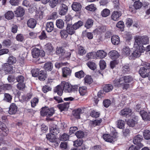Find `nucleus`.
<instances>
[{
    "label": "nucleus",
    "mask_w": 150,
    "mask_h": 150,
    "mask_svg": "<svg viewBox=\"0 0 150 150\" xmlns=\"http://www.w3.org/2000/svg\"><path fill=\"white\" fill-rule=\"evenodd\" d=\"M142 66L140 67L139 73L140 75L143 78H145L148 76V71L150 69V64L144 62H142Z\"/></svg>",
    "instance_id": "f257e3e1"
},
{
    "label": "nucleus",
    "mask_w": 150,
    "mask_h": 150,
    "mask_svg": "<svg viewBox=\"0 0 150 150\" xmlns=\"http://www.w3.org/2000/svg\"><path fill=\"white\" fill-rule=\"evenodd\" d=\"M135 45L136 44L139 46H143V45L149 44V38L146 36H136L134 38Z\"/></svg>",
    "instance_id": "f03ea898"
},
{
    "label": "nucleus",
    "mask_w": 150,
    "mask_h": 150,
    "mask_svg": "<svg viewBox=\"0 0 150 150\" xmlns=\"http://www.w3.org/2000/svg\"><path fill=\"white\" fill-rule=\"evenodd\" d=\"M54 113V110L53 108H49L46 107L42 108L40 111L41 115L42 116H46L47 117L52 116Z\"/></svg>",
    "instance_id": "7ed1b4c3"
},
{
    "label": "nucleus",
    "mask_w": 150,
    "mask_h": 150,
    "mask_svg": "<svg viewBox=\"0 0 150 150\" xmlns=\"http://www.w3.org/2000/svg\"><path fill=\"white\" fill-rule=\"evenodd\" d=\"M145 50V49L143 46L137 45L134 47V50L132 55L134 57H139L141 55V53L143 52Z\"/></svg>",
    "instance_id": "20e7f679"
},
{
    "label": "nucleus",
    "mask_w": 150,
    "mask_h": 150,
    "mask_svg": "<svg viewBox=\"0 0 150 150\" xmlns=\"http://www.w3.org/2000/svg\"><path fill=\"white\" fill-rule=\"evenodd\" d=\"M33 57L34 58H37L39 56L43 57L45 55L44 51L42 50H40L39 49L34 48L32 51Z\"/></svg>",
    "instance_id": "39448f33"
},
{
    "label": "nucleus",
    "mask_w": 150,
    "mask_h": 150,
    "mask_svg": "<svg viewBox=\"0 0 150 150\" xmlns=\"http://www.w3.org/2000/svg\"><path fill=\"white\" fill-rule=\"evenodd\" d=\"M60 6L58 10V13L61 16H64L66 14L68 10V7L65 4L62 2L60 3Z\"/></svg>",
    "instance_id": "423d86ee"
},
{
    "label": "nucleus",
    "mask_w": 150,
    "mask_h": 150,
    "mask_svg": "<svg viewBox=\"0 0 150 150\" xmlns=\"http://www.w3.org/2000/svg\"><path fill=\"white\" fill-rule=\"evenodd\" d=\"M142 139V136L138 134L134 137L133 142L134 144L137 145V146L142 148L144 146L143 144L141 143Z\"/></svg>",
    "instance_id": "0eeeda50"
},
{
    "label": "nucleus",
    "mask_w": 150,
    "mask_h": 150,
    "mask_svg": "<svg viewBox=\"0 0 150 150\" xmlns=\"http://www.w3.org/2000/svg\"><path fill=\"white\" fill-rule=\"evenodd\" d=\"M132 110L129 108H126L121 110L120 112V114L123 117H128L132 115Z\"/></svg>",
    "instance_id": "6e6552de"
},
{
    "label": "nucleus",
    "mask_w": 150,
    "mask_h": 150,
    "mask_svg": "<svg viewBox=\"0 0 150 150\" xmlns=\"http://www.w3.org/2000/svg\"><path fill=\"white\" fill-rule=\"evenodd\" d=\"M0 132L4 136L6 135L8 132V129L6 125L0 122Z\"/></svg>",
    "instance_id": "1a4fd4ad"
},
{
    "label": "nucleus",
    "mask_w": 150,
    "mask_h": 150,
    "mask_svg": "<svg viewBox=\"0 0 150 150\" xmlns=\"http://www.w3.org/2000/svg\"><path fill=\"white\" fill-rule=\"evenodd\" d=\"M13 66L8 63H5L2 65V69L6 71V73H11L13 69Z\"/></svg>",
    "instance_id": "9d476101"
},
{
    "label": "nucleus",
    "mask_w": 150,
    "mask_h": 150,
    "mask_svg": "<svg viewBox=\"0 0 150 150\" xmlns=\"http://www.w3.org/2000/svg\"><path fill=\"white\" fill-rule=\"evenodd\" d=\"M69 102L64 103H63L58 105L57 107L61 111H66L68 110L69 107Z\"/></svg>",
    "instance_id": "9b49d317"
},
{
    "label": "nucleus",
    "mask_w": 150,
    "mask_h": 150,
    "mask_svg": "<svg viewBox=\"0 0 150 150\" xmlns=\"http://www.w3.org/2000/svg\"><path fill=\"white\" fill-rule=\"evenodd\" d=\"M17 107L15 103H12L9 108L8 111L9 114L11 115L15 114L17 111Z\"/></svg>",
    "instance_id": "f8f14e48"
},
{
    "label": "nucleus",
    "mask_w": 150,
    "mask_h": 150,
    "mask_svg": "<svg viewBox=\"0 0 150 150\" xmlns=\"http://www.w3.org/2000/svg\"><path fill=\"white\" fill-rule=\"evenodd\" d=\"M139 114L144 120H150V113H148L144 110H142L140 111Z\"/></svg>",
    "instance_id": "ddd939ff"
},
{
    "label": "nucleus",
    "mask_w": 150,
    "mask_h": 150,
    "mask_svg": "<svg viewBox=\"0 0 150 150\" xmlns=\"http://www.w3.org/2000/svg\"><path fill=\"white\" fill-rule=\"evenodd\" d=\"M37 24V22L36 20L33 18H30L29 19L27 22V25L28 26L31 28H34Z\"/></svg>",
    "instance_id": "4468645a"
},
{
    "label": "nucleus",
    "mask_w": 150,
    "mask_h": 150,
    "mask_svg": "<svg viewBox=\"0 0 150 150\" xmlns=\"http://www.w3.org/2000/svg\"><path fill=\"white\" fill-rule=\"evenodd\" d=\"M55 136L52 134H48L46 135V138L50 142L56 143L55 146H58V143L56 142L57 139Z\"/></svg>",
    "instance_id": "2eb2a0df"
},
{
    "label": "nucleus",
    "mask_w": 150,
    "mask_h": 150,
    "mask_svg": "<svg viewBox=\"0 0 150 150\" xmlns=\"http://www.w3.org/2000/svg\"><path fill=\"white\" fill-rule=\"evenodd\" d=\"M63 84L64 90L66 92H70L72 90V86L68 82L64 81L62 83Z\"/></svg>",
    "instance_id": "dca6fc26"
},
{
    "label": "nucleus",
    "mask_w": 150,
    "mask_h": 150,
    "mask_svg": "<svg viewBox=\"0 0 150 150\" xmlns=\"http://www.w3.org/2000/svg\"><path fill=\"white\" fill-rule=\"evenodd\" d=\"M15 12L17 17H20L24 15L25 10L22 7L19 6L16 9Z\"/></svg>",
    "instance_id": "f3484780"
},
{
    "label": "nucleus",
    "mask_w": 150,
    "mask_h": 150,
    "mask_svg": "<svg viewBox=\"0 0 150 150\" xmlns=\"http://www.w3.org/2000/svg\"><path fill=\"white\" fill-rule=\"evenodd\" d=\"M122 13L120 11H114L112 13L111 16V18L112 20L115 21L118 20L120 16H121Z\"/></svg>",
    "instance_id": "a211bd4d"
},
{
    "label": "nucleus",
    "mask_w": 150,
    "mask_h": 150,
    "mask_svg": "<svg viewBox=\"0 0 150 150\" xmlns=\"http://www.w3.org/2000/svg\"><path fill=\"white\" fill-rule=\"evenodd\" d=\"M62 70L63 77H66L70 75L71 71L69 68L64 67L62 69Z\"/></svg>",
    "instance_id": "6ab92c4d"
},
{
    "label": "nucleus",
    "mask_w": 150,
    "mask_h": 150,
    "mask_svg": "<svg viewBox=\"0 0 150 150\" xmlns=\"http://www.w3.org/2000/svg\"><path fill=\"white\" fill-rule=\"evenodd\" d=\"M81 5L79 3L77 2H73L71 5L72 9L75 11H80L81 8Z\"/></svg>",
    "instance_id": "aec40b11"
},
{
    "label": "nucleus",
    "mask_w": 150,
    "mask_h": 150,
    "mask_svg": "<svg viewBox=\"0 0 150 150\" xmlns=\"http://www.w3.org/2000/svg\"><path fill=\"white\" fill-rule=\"evenodd\" d=\"M121 77L119 79H116L113 81V83L115 86L117 87H121L123 85V81L121 80Z\"/></svg>",
    "instance_id": "412c9836"
},
{
    "label": "nucleus",
    "mask_w": 150,
    "mask_h": 150,
    "mask_svg": "<svg viewBox=\"0 0 150 150\" xmlns=\"http://www.w3.org/2000/svg\"><path fill=\"white\" fill-rule=\"evenodd\" d=\"M108 55L112 59H116L120 56L118 52L116 50L111 51L109 52Z\"/></svg>",
    "instance_id": "4be33fe9"
},
{
    "label": "nucleus",
    "mask_w": 150,
    "mask_h": 150,
    "mask_svg": "<svg viewBox=\"0 0 150 150\" xmlns=\"http://www.w3.org/2000/svg\"><path fill=\"white\" fill-rule=\"evenodd\" d=\"M46 70H41L39 72L38 78L40 81L44 80L46 78Z\"/></svg>",
    "instance_id": "5701e85b"
},
{
    "label": "nucleus",
    "mask_w": 150,
    "mask_h": 150,
    "mask_svg": "<svg viewBox=\"0 0 150 150\" xmlns=\"http://www.w3.org/2000/svg\"><path fill=\"white\" fill-rule=\"evenodd\" d=\"M66 30L69 35H72L75 33V30L73 27V26L71 24H67Z\"/></svg>",
    "instance_id": "b1692460"
},
{
    "label": "nucleus",
    "mask_w": 150,
    "mask_h": 150,
    "mask_svg": "<svg viewBox=\"0 0 150 150\" xmlns=\"http://www.w3.org/2000/svg\"><path fill=\"white\" fill-rule=\"evenodd\" d=\"M111 40L113 44L117 45L120 42V38L117 35H113L112 37Z\"/></svg>",
    "instance_id": "393cba45"
},
{
    "label": "nucleus",
    "mask_w": 150,
    "mask_h": 150,
    "mask_svg": "<svg viewBox=\"0 0 150 150\" xmlns=\"http://www.w3.org/2000/svg\"><path fill=\"white\" fill-rule=\"evenodd\" d=\"M54 29L53 23L52 22H47L46 25V30L48 32H51Z\"/></svg>",
    "instance_id": "a878e982"
},
{
    "label": "nucleus",
    "mask_w": 150,
    "mask_h": 150,
    "mask_svg": "<svg viewBox=\"0 0 150 150\" xmlns=\"http://www.w3.org/2000/svg\"><path fill=\"white\" fill-rule=\"evenodd\" d=\"M59 131L58 127L56 126L51 127L50 129V132L51 134L56 135L59 133Z\"/></svg>",
    "instance_id": "bb28decb"
},
{
    "label": "nucleus",
    "mask_w": 150,
    "mask_h": 150,
    "mask_svg": "<svg viewBox=\"0 0 150 150\" xmlns=\"http://www.w3.org/2000/svg\"><path fill=\"white\" fill-rule=\"evenodd\" d=\"M12 99V96L8 93H4L3 100L5 102L11 103Z\"/></svg>",
    "instance_id": "cd10ccee"
},
{
    "label": "nucleus",
    "mask_w": 150,
    "mask_h": 150,
    "mask_svg": "<svg viewBox=\"0 0 150 150\" xmlns=\"http://www.w3.org/2000/svg\"><path fill=\"white\" fill-rule=\"evenodd\" d=\"M45 51L48 54H51L53 50V47L50 43H48L45 45Z\"/></svg>",
    "instance_id": "c85d7f7f"
},
{
    "label": "nucleus",
    "mask_w": 150,
    "mask_h": 150,
    "mask_svg": "<svg viewBox=\"0 0 150 150\" xmlns=\"http://www.w3.org/2000/svg\"><path fill=\"white\" fill-rule=\"evenodd\" d=\"M103 138L106 141L112 142L113 140V137L111 136L108 134H105L103 135Z\"/></svg>",
    "instance_id": "c756f323"
},
{
    "label": "nucleus",
    "mask_w": 150,
    "mask_h": 150,
    "mask_svg": "<svg viewBox=\"0 0 150 150\" xmlns=\"http://www.w3.org/2000/svg\"><path fill=\"white\" fill-rule=\"evenodd\" d=\"M5 16L6 19L8 20H11L14 17V13L11 11H8L5 13Z\"/></svg>",
    "instance_id": "7c9ffc66"
},
{
    "label": "nucleus",
    "mask_w": 150,
    "mask_h": 150,
    "mask_svg": "<svg viewBox=\"0 0 150 150\" xmlns=\"http://www.w3.org/2000/svg\"><path fill=\"white\" fill-rule=\"evenodd\" d=\"M57 27L59 29H63L64 26V23L62 19H58L56 21V23Z\"/></svg>",
    "instance_id": "2f4dec72"
},
{
    "label": "nucleus",
    "mask_w": 150,
    "mask_h": 150,
    "mask_svg": "<svg viewBox=\"0 0 150 150\" xmlns=\"http://www.w3.org/2000/svg\"><path fill=\"white\" fill-rule=\"evenodd\" d=\"M59 33L61 38L63 39L67 38L69 34L66 29L61 30Z\"/></svg>",
    "instance_id": "473e14b6"
},
{
    "label": "nucleus",
    "mask_w": 150,
    "mask_h": 150,
    "mask_svg": "<svg viewBox=\"0 0 150 150\" xmlns=\"http://www.w3.org/2000/svg\"><path fill=\"white\" fill-rule=\"evenodd\" d=\"M121 80H123L125 83H130L133 81V79L131 76H126L122 77Z\"/></svg>",
    "instance_id": "72a5a7b5"
},
{
    "label": "nucleus",
    "mask_w": 150,
    "mask_h": 150,
    "mask_svg": "<svg viewBox=\"0 0 150 150\" xmlns=\"http://www.w3.org/2000/svg\"><path fill=\"white\" fill-rule=\"evenodd\" d=\"M97 56L100 58H103L106 56V53L104 51L102 50L98 51L96 52Z\"/></svg>",
    "instance_id": "f704fd0d"
},
{
    "label": "nucleus",
    "mask_w": 150,
    "mask_h": 150,
    "mask_svg": "<svg viewBox=\"0 0 150 150\" xmlns=\"http://www.w3.org/2000/svg\"><path fill=\"white\" fill-rule=\"evenodd\" d=\"M93 20L91 19H88L86 22L85 27L88 29H89L93 26Z\"/></svg>",
    "instance_id": "c9c22d12"
},
{
    "label": "nucleus",
    "mask_w": 150,
    "mask_h": 150,
    "mask_svg": "<svg viewBox=\"0 0 150 150\" xmlns=\"http://www.w3.org/2000/svg\"><path fill=\"white\" fill-rule=\"evenodd\" d=\"M81 111V110L80 108H78L76 110H74L73 112V115L76 118L79 119Z\"/></svg>",
    "instance_id": "e433bc0d"
},
{
    "label": "nucleus",
    "mask_w": 150,
    "mask_h": 150,
    "mask_svg": "<svg viewBox=\"0 0 150 150\" xmlns=\"http://www.w3.org/2000/svg\"><path fill=\"white\" fill-rule=\"evenodd\" d=\"M53 67L52 63L50 62L46 63L44 66V67L45 70L50 71L52 70Z\"/></svg>",
    "instance_id": "4c0bfd02"
},
{
    "label": "nucleus",
    "mask_w": 150,
    "mask_h": 150,
    "mask_svg": "<svg viewBox=\"0 0 150 150\" xmlns=\"http://www.w3.org/2000/svg\"><path fill=\"white\" fill-rule=\"evenodd\" d=\"M113 89V86L111 84H106L103 90L105 92L108 93L111 91Z\"/></svg>",
    "instance_id": "58836bf2"
},
{
    "label": "nucleus",
    "mask_w": 150,
    "mask_h": 150,
    "mask_svg": "<svg viewBox=\"0 0 150 150\" xmlns=\"http://www.w3.org/2000/svg\"><path fill=\"white\" fill-rule=\"evenodd\" d=\"M83 25V22L79 21L75 23L73 25V27L76 30L79 28Z\"/></svg>",
    "instance_id": "ea45409f"
},
{
    "label": "nucleus",
    "mask_w": 150,
    "mask_h": 150,
    "mask_svg": "<svg viewBox=\"0 0 150 150\" xmlns=\"http://www.w3.org/2000/svg\"><path fill=\"white\" fill-rule=\"evenodd\" d=\"M54 92L55 93H57L59 96H61L62 94L63 90L61 87L58 85L54 89Z\"/></svg>",
    "instance_id": "a19ab883"
},
{
    "label": "nucleus",
    "mask_w": 150,
    "mask_h": 150,
    "mask_svg": "<svg viewBox=\"0 0 150 150\" xmlns=\"http://www.w3.org/2000/svg\"><path fill=\"white\" fill-rule=\"evenodd\" d=\"M65 52V50L62 47H57L56 49V53L57 54H60L62 56Z\"/></svg>",
    "instance_id": "79ce46f5"
},
{
    "label": "nucleus",
    "mask_w": 150,
    "mask_h": 150,
    "mask_svg": "<svg viewBox=\"0 0 150 150\" xmlns=\"http://www.w3.org/2000/svg\"><path fill=\"white\" fill-rule=\"evenodd\" d=\"M62 2L60 0H52V1H50V5L51 7L52 8L55 7L57 4H60Z\"/></svg>",
    "instance_id": "37998d69"
},
{
    "label": "nucleus",
    "mask_w": 150,
    "mask_h": 150,
    "mask_svg": "<svg viewBox=\"0 0 150 150\" xmlns=\"http://www.w3.org/2000/svg\"><path fill=\"white\" fill-rule=\"evenodd\" d=\"M143 136L144 138L146 140L150 139V131L148 130H145L143 132Z\"/></svg>",
    "instance_id": "c03bdc74"
},
{
    "label": "nucleus",
    "mask_w": 150,
    "mask_h": 150,
    "mask_svg": "<svg viewBox=\"0 0 150 150\" xmlns=\"http://www.w3.org/2000/svg\"><path fill=\"white\" fill-rule=\"evenodd\" d=\"M130 50L128 47L125 46L124 47L122 53L124 55L126 56H128L130 54Z\"/></svg>",
    "instance_id": "a18cd8bd"
},
{
    "label": "nucleus",
    "mask_w": 150,
    "mask_h": 150,
    "mask_svg": "<svg viewBox=\"0 0 150 150\" xmlns=\"http://www.w3.org/2000/svg\"><path fill=\"white\" fill-rule=\"evenodd\" d=\"M2 45L3 47H8L10 46L11 45V41L9 40H4L2 43Z\"/></svg>",
    "instance_id": "49530a36"
},
{
    "label": "nucleus",
    "mask_w": 150,
    "mask_h": 150,
    "mask_svg": "<svg viewBox=\"0 0 150 150\" xmlns=\"http://www.w3.org/2000/svg\"><path fill=\"white\" fill-rule=\"evenodd\" d=\"M86 53V51L84 48L81 46H79L78 48V53L81 55H83Z\"/></svg>",
    "instance_id": "de8ad7c7"
},
{
    "label": "nucleus",
    "mask_w": 150,
    "mask_h": 150,
    "mask_svg": "<svg viewBox=\"0 0 150 150\" xmlns=\"http://www.w3.org/2000/svg\"><path fill=\"white\" fill-rule=\"evenodd\" d=\"M86 89L87 88L86 86L79 87V91L81 95L83 96L85 95L86 92Z\"/></svg>",
    "instance_id": "09e8293b"
},
{
    "label": "nucleus",
    "mask_w": 150,
    "mask_h": 150,
    "mask_svg": "<svg viewBox=\"0 0 150 150\" xmlns=\"http://www.w3.org/2000/svg\"><path fill=\"white\" fill-rule=\"evenodd\" d=\"M92 70H94L96 68V65L95 63L92 62H88L86 64Z\"/></svg>",
    "instance_id": "8fccbe9b"
},
{
    "label": "nucleus",
    "mask_w": 150,
    "mask_h": 150,
    "mask_svg": "<svg viewBox=\"0 0 150 150\" xmlns=\"http://www.w3.org/2000/svg\"><path fill=\"white\" fill-rule=\"evenodd\" d=\"M110 11L107 8L103 9L101 12V15L103 17H105L110 14Z\"/></svg>",
    "instance_id": "3c124183"
},
{
    "label": "nucleus",
    "mask_w": 150,
    "mask_h": 150,
    "mask_svg": "<svg viewBox=\"0 0 150 150\" xmlns=\"http://www.w3.org/2000/svg\"><path fill=\"white\" fill-rule=\"evenodd\" d=\"M16 59L15 57L13 56H11L9 57L8 62V64L12 65L16 63Z\"/></svg>",
    "instance_id": "603ef678"
},
{
    "label": "nucleus",
    "mask_w": 150,
    "mask_h": 150,
    "mask_svg": "<svg viewBox=\"0 0 150 150\" xmlns=\"http://www.w3.org/2000/svg\"><path fill=\"white\" fill-rule=\"evenodd\" d=\"M125 122L122 120H119L117 122L118 127L120 129H122L124 128Z\"/></svg>",
    "instance_id": "864d4df0"
},
{
    "label": "nucleus",
    "mask_w": 150,
    "mask_h": 150,
    "mask_svg": "<svg viewBox=\"0 0 150 150\" xmlns=\"http://www.w3.org/2000/svg\"><path fill=\"white\" fill-rule=\"evenodd\" d=\"M75 76L76 77L81 78L85 76V74L82 70L80 71L75 73Z\"/></svg>",
    "instance_id": "5fc2aeb1"
},
{
    "label": "nucleus",
    "mask_w": 150,
    "mask_h": 150,
    "mask_svg": "<svg viewBox=\"0 0 150 150\" xmlns=\"http://www.w3.org/2000/svg\"><path fill=\"white\" fill-rule=\"evenodd\" d=\"M85 82L88 84H90L93 82V80L91 76H86L84 78Z\"/></svg>",
    "instance_id": "6e6d98bb"
},
{
    "label": "nucleus",
    "mask_w": 150,
    "mask_h": 150,
    "mask_svg": "<svg viewBox=\"0 0 150 150\" xmlns=\"http://www.w3.org/2000/svg\"><path fill=\"white\" fill-rule=\"evenodd\" d=\"M83 143L82 139L77 140L74 142V146L77 148L78 146H81Z\"/></svg>",
    "instance_id": "4d7b16f0"
},
{
    "label": "nucleus",
    "mask_w": 150,
    "mask_h": 150,
    "mask_svg": "<svg viewBox=\"0 0 150 150\" xmlns=\"http://www.w3.org/2000/svg\"><path fill=\"white\" fill-rule=\"evenodd\" d=\"M85 8L86 10L90 11H95L96 9V8L93 4H92L86 6Z\"/></svg>",
    "instance_id": "13d9d810"
},
{
    "label": "nucleus",
    "mask_w": 150,
    "mask_h": 150,
    "mask_svg": "<svg viewBox=\"0 0 150 150\" xmlns=\"http://www.w3.org/2000/svg\"><path fill=\"white\" fill-rule=\"evenodd\" d=\"M137 123V121L133 119H132L129 120L127 122V124L129 127H133Z\"/></svg>",
    "instance_id": "bf43d9fd"
},
{
    "label": "nucleus",
    "mask_w": 150,
    "mask_h": 150,
    "mask_svg": "<svg viewBox=\"0 0 150 150\" xmlns=\"http://www.w3.org/2000/svg\"><path fill=\"white\" fill-rule=\"evenodd\" d=\"M111 101L109 99H105L104 100L103 102L104 106L106 108H107L111 105Z\"/></svg>",
    "instance_id": "052dcab7"
},
{
    "label": "nucleus",
    "mask_w": 150,
    "mask_h": 150,
    "mask_svg": "<svg viewBox=\"0 0 150 150\" xmlns=\"http://www.w3.org/2000/svg\"><path fill=\"white\" fill-rule=\"evenodd\" d=\"M134 6L136 9H139L142 6V3L140 1H135L134 3Z\"/></svg>",
    "instance_id": "680f3d73"
},
{
    "label": "nucleus",
    "mask_w": 150,
    "mask_h": 150,
    "mask_svg": "<svg viewBox=\"0 0 150 150\" xmlns=\"http://www.w3.org/2000/svg\"><path fill=\"white\" fill-rule=\"evenodd\" d=\"M102 120L101 119L99 120H96L92 122L91 126L94 127L96 126L99 125L102 122Z\"/></svg>",
    "instance_id": "e2e57ef3"
},
{
    "label": "nucleus",
    "mask_w": 150,
    "mask_h": 150,
    "mask_svg": "<svg viewBox=\"0 0 150 150\" xmlns=\"http://www.w3.org/2000/svg\"><path fill=\"white\" fill-rule=\"evenodd\" d=\"M130 70V68L128 65H125L122 68V71L123 73L125 74L128 73Z\"/></svg>",
    "instance_id": "0e129e2a"
},
{
    "label": "nucleus",
    "mask_w": 150,
    "mask_h": 150,
    "mask_svg": "<svg viewBox=\"0 0 150 150\" xmlns=\"http://www.w3.org/2000/svg\"><path fill=\"white\" fill-rule=\"evenodd\" d=\"M99 65L101 70L104 69L106 66L105 62L103 60H100L99 62Z\"/></svg>",
    "instance_id": "69168bd1"
},
{
    "label": "nucleus",
    "mask_w": 150,
    "mask_h": 150,
    "mask_svg": "<svg viewBox=\"0 0 150 150\" xmlns=\"http://www.w3.org/2000/svg\"><path fill=\"white\" fill-rule=\"evenodd\" d=\"M16 79L15 77L12 75H9L7 78L8 81L11 83L14 82L16 80Z\"/></svg>",
    "instance_id": "338daca9"
},
{
    "label": "nucleus",
    "mask_w": 150,
    "mask_h": 150,
    "mask_svg": "<svg viewBox=\"0 0 150 150\" xmlns=\"http://www.w3.org/2000/svg\"><path fill=\"white\" fill-rule=\"evenodd\" d=\"M76 135L78 138H82L84 135V132L81 131H79L76 132L75 134Z\"/></svg>",
    "instance_id": "774afa93"
}]
</instances>
